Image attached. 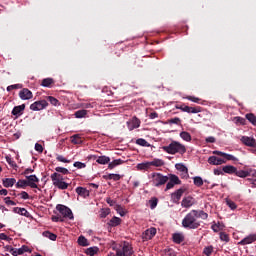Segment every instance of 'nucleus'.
I'll return each instance as SVG.
<instances>
[{"label": "nucleus", "instance_id": "nucleus-1", "mask_svg": "<svg viewBox=\"0 0 256 256\" xmlns=\"http://www.w3.org/2000/svg\"><path fill=\"white\" fill-rule=\"evenodd\" d=\"M197 219H209V214L203 210H191L182 220V227L184 229H199L201 227V221Z\"/></svg>", "mask_w": 256, "mask_h": 256}, {"label": "nucleus", "instance_id": "nucleus-2", "mask_svg": "<svg viewBox=\"0 0 256 256\" xmlns=\"http://www.w3.org/2000/svg\"><path fill=\"white\" fill-rule=\"evenodd\" d=\"M55 171L56 172H54L50 176L54 187L60 189V191H65V189H69V183L65 182V178H63V175H69V170L65 167H56ZM59 173H62V175Z\"/></svg>", "mask_w": 256, "mask_h": 256}, {"label": "nucleus", "instance_id": "nucleus-3", "mask_svg": "<svg viewBox=\"0 0 256 256\" xmlns=\"http://www.w3.org/2000/svg\"><path fill=\"white\" fill-rule=\"evenodd\" d=\"M162 150L168 153V155H177V153H179V155H185L187 153L185 145L175 140H172L169 145L163 146Z\"/></svg>", "mask_w": 256, "mask_h": 256}, {"label": "nucleus", "instance_id": "nucleus-4", "mask_svg": "<svg viewBox=\"0 0 256 256\" xmlns=\"http://www.w3.org/2000/svg\"><path fill=\"white\" fill-rule=\"evenodd\" d=\"M151 177H152L151 183L153 187H162V185H165V183L169 181V176H165L159 172L152 173Z\"/></svg>", "mask_w": 256, "mask_h": 256}, {"label": "nucleus", "instance_id": "nucleus-5", "mask_svg": "<svg viewBox=\"0 0 256 256\" xmlns=\"http://www.w3.org/2000/svg\"><path fill=\"white\" fill-rule=\"evenodd\" d=\"M133 253V246L129 242H123L122 248L116 250V256H131Z\"/></svg>", "mask_w": 256, "mask_h": 256}, {"label": "nucleus", "instance_id": "nucleus-6", "mask_svg": "<svg viewBox=\"0 0 256 256\" xmlns=\"http://www.w3.org/2000/svg\"><path fill=\"white\" fill-rule=\"evenodd\" d=\"M56 209L57 211H59V213H61L64 219H70V221H73L75 219V216H73V211H71L69 207L63 204H58L56 206Z\"/></svg>", "mask_w": 256, "mask_h": 256}, {"label": "nucleus", "instance_id": "nucleus-7", "mask_svg": "<svg viewBox=\"0 0 256 256\" xmlns=\"http://www.w3.org/2000/svg\"><path fill=\"white\" fill-rule=\"evenodd\" d=\"M168 180L169 182H167L166 184L165 191H169V189H173L175 185H181V179H179V176L175 174H168Z\"/></svg>", "mask_w": 256, "mask_h": 256}, {"label": "nucleus", "instance_id": "nucleus-8", "mask_svg": "<svg viewBox=\"0 0 256 256\" xmlns=\"http://www.w3.org/2000/svg\"><path fill=\"white\" fill-rule=\"evenodd\" d=\"M175 109H179L183 113H193V114L201 113V107L200 106L190 107V106H187L185 104H182V105H176Z\"/></svg>", "mask_w": 256, "mask_h": 256}, {"label": "nucleus", "instance_id": "nucleus-9", "mask_svg": "<svg viewBox=\"0 0 256 256\" xmlns=\"http://www.w3.org/2000/svg\"><path fill=\"white\" fill-rule=\"evenodd\" d=\"M49 106V103L47 100H39L35 101L30 105L31 111H43V109H46Z\"/></svg>", "mask_w": 256, "mask_h": 256}, {"label": "nucleus", "instance_id": "nucleus-10", "mask_svg": "<svg viewBox=\"0 0 256 256\" xmlns=\"http://www.w3.org/2000/svg\"><path fill=\"white\" fill-rule=\"evenodd\" d=\"M26 179L28 187H30L31 189H38V191H41V189H39V186L37 185V183H39V178L37 177V175L32 174L26 176Z\"/></svg>", "mask_w": 256, "mask_h": 256}, {"label": "nucleus", "instance_id": "nucleus-11", "mask_svg": "<svg viewBox=\"0 0 256 256\" xmlns=\"http://www.w3.org/2000/svg\"><path fill=\"white\" fill-rule=\"evenodd\" d=\"M185 191L186 190L184 188H179L175 192L171 193L170 197L172 203L179 205V201H181V197H183V193H185Z\"/></svg>", "mask_w": 256, "mask_h": 256}, {"label": "nucleus", "instance_id": "nucleus-12", "mask_svg": "<svg viewBox=\"0 0 256 256\" xmlns=\"http://www.w3.org/2000/svg\"><path fill=\"white\" fill-rule=\"evenodd\" d=\"M155 235H157V228L151 227L143 232L142 239L144 241H150Z\"/></svg>", "mask_w": 256, "mask_h": 256}, {"label": "nucleus", "instance_id": "nucleus-13", "mask_svg": "<svg viewBox=\"0 0 256 256\" xmlns=\"http://www.w3.org/2000/svg\"><path fill=\"white\" fill-rule=\"evenodd\" d=\"M19 97L22 99V101H29L33 97V92L29 90L28 88H23L19 92Z\"/></svg>", "mask_w": 256, "mask_h": 256}, {"label": "nucleus", "instance_id": "nucleus-14", "mask_svg": "<svg viewBox=\"0 0 256 256\" xmlns=\"http://www.w3.org/2000/svg\"><path fill=\"white\" fill-rule=\"evenodd\" d=\"M195 205V199L191 196L184 197L181 202V207L184 209H189V207H193Z\"/></svg>", "mask_w": 256, "mask_h": 256}, {"label": "nucleus", "instance_id": "nucleus-15", "mask_svg": "<svg viewBox=\"0 0 256 256\" xmlns=\"http://www.w3.org/2000/svg\"><path fill=\"white\" fill-rule=\"evenodd\" d=\"M241 143L245 145L246 147H253L255 146L256 140L253 137L249 136H242L240 139Z\"/></svg>", "mask_w": 256, "mask_h": 256}, {"label": "nucleus", "instance_id": "nucleus-16", "mask_svg": "<svg viewBox=\"0 0 256 256\" xmlns=\"http://www.w3.org/2000/svg\"><path fill=\"white\" fill-rule=\"evenodd\" d=\"M209 165H223L224 163H227V161L223 158H219L217 156H210L208 158Z\"/></svg>", "mask_w": 256, "mask_h": 256}, {"label": "nucleus", "instance_id": "nucleus-17", "mask_svg": "<svg viewBox=\"0 0 256 256\" xmlns=\"http://www.w3.org/2000/svg\"><path fill=\"white\" fill-rule=\"evenodd\" d=\"M127 127L129 131L139 129V127H141V120H139L138 118H133L130 122H127Z\"/></svg>", "mask_w": 256, "mask_h": 256}, {"label": "nucleus", "instance_id": "nucleus-18", "mask_svg": "<svg viewBox=\"0 0 256 256\" xmlns=\"http://www.w3.org/2000/svg\"><path fill=\"white\" fill-rule=\"evenodd\" d=\"M255 241H256V234H249L239 242V245H251V243H255Z\"/></svg>", "mask_w": 256, "mask_h": 256}, {"label": "nucleus", "instance_id": "nucleus-19", "mask_svg": "<svg viewBox=\"0 0 256 256\" xmlns=\"http://www.w3.org/2000/svg\"><path fill=\"white\" fill-rule=\"evenodd\" d=\"M92 157H93V159H96V163H98L99 165H107L111 161V158H109V156H98L97 157V155H93Z\"/></svg>", "mask_w": 256, "mask_h": 256}, {"label": "nucleus", "instance_id": "nucleus-20", "mask_svg": "<svg viewBox=\"0 0 256 256\" xmlns=\"http://www.w3.org/2000/svg\"><path fill=\"white\" fill-rule=\"evenodd\" d=\"M23 111H25V104L19 105V106H15L11 112L12 115H14V117H21V115H23Z\"/></svg>", "mask_w": 256, "mask_h": 256}, {"label": "nucleus", "instance_id": "nucleus-21", "mask_svg": "<svg viewBox=\"0 0 256 256\" xmlns=\"http://www.w3.org/2000/svg\"><path fill=\"white\" fill-rule=\"evenodd\" d=\"M251 169L248 170H237L236 168V172L234 175H236V177H240L241 179H245L246 177H251Z\"/></svg>", "mask_w": 256, "mask_h": 256}, {"label": "nucleus", "instance_id": "nucleus-22", "mask_svg": "<svg viewBox=\"0 0 256 256\" xmlns=\"http://www.w3.org/2000/svg\"><path fill=\"white\" fill-rule=\"evenodd\" d=\"M172 240L173 243H176V245H181V243L185 241V236L183 235V233H174L172 235Z\"/></svg>", "mask_w": 256, "mask_h": 256}, {"label": "nucleus", "instance_id": "nucleus-23", "mask_svg": "<svg viewBox=\"0 0 256 256\" xmlns=\"http://www.w3.org/2000/svg\"><path fill=\"white\" fill-rule=\"evenodd\" d=\"M76 193L80 197H83V199H87V197H89V195H90L89 190H87V188H84V187H81V186L76 188Z\"/></svg>", "mask_w": 256, "mask_h": 256}, {"label": "nucleus", "instance_id": "nucleus-24", "mask_svg": "<svg viewBox=\"0 0 256 256\" xmlns=\"http://www.w3.org/2000/svg\"><path fill=\"white\" fill-rule=\"evenodd\" d=\"M12 211L17 215H22V217H30L31 215L27 209L21 207H14Z\"/></svg>", "mask_w": 256, "mask_h": 256}, {"label": "nucleus", "instance_id": "nucleus-25", "mask_svg": "<svg viewBox=\"0 0 256 256\" xmlns=\"http://www.w3.org/2000/svg\"><path fill=\"white\" fill-rule=\"evenodd\" d=\"M222 171L228 175H235V173H237V167L233 165H226L222 167Z\"/></svg>", "mask_w": 256, "mask_h": 256}, {"label": "nucleus", "instance_id": "nucleus-26", "mask_svg": "<svg viewBox=\"0 0 256 256\" xmlns=\"http://www.w3.org/2000/svg\"><path fill=\"white\" fill-rule=\"evenodd\" d=\"M17 183V180L15 178H5L2 181L3 187H6L7 189L9 187H13Z\"/></svg>", "mask_w": 256, "mask_h": 256}, {"label": "nucleus", "instance_id": "nucleus-27", "mask_svg": "<svg viewBox=\"0 0 256 256\" xmlns=\"http://www.w3.org/2000/svg\"><path fill=\"white\" fill-rule=\"evenodd\" d=\"M136 167L138 171H149V169H151V162H142L137 164Z\"/></svg>", "mask_w": 256, "mask_h": 256}, {"label": "nucleus", "instance_id": "nucleus-28", "mask_svg": "<svg viewBox=\"0 0 256 256\" xmlns=\"http://www.w3.org/2000/svg\"><path fill=\"white\" fill-rule=\"evenodd\" d=\"M165 165V161L163 159L154 158L152 161H150L151 167H163Z\"/></svg>", "mask_w": 256, "mask_h": 256}, {"label": "nucleus", "instance_id": "nucleus-29", "mask_svg": "<svg viewBox=\"0 0 256 256\" xmlns=\"http://www.w3.org/2000/svg\"><path fill=\"white\" fill-rule=\"evenodd\" d=\"M108 225L110 227H119V225H121V218L117 216L112 217V219H110V221L108 222Z\"/></svg>", "mask_w": 256, "mask_h": 256}, {"label": "nucleus", "instance_id": "nucleus-30", "mask_svg": "<svg viewBox=\"0 0 256 256\" xmlns=\"http://www.w3.org/2000/svg\"><path fill=\"white\" fill-rule=\"evenodd\" d=\"M125 161L122 159H115L112 162H109L108 169H115V167H118V165H123Z\"/></svg>", "mask_w": 256, "mask_h": 256}, {"label": "nucleus", "instance_id": "nucleus-31", "mask_svg": "<svg viewBox=\"0 0 256 256\" xmlns=\"http://www.w3.org/2000/svg\"><path fill=\"white\" fill-rule=\"evenodd\" d=\"M71 143H73V145H82L83 140H81V135L74 134L73 136H71Z\"/></svg>", "mask_w": 256, "mask_h": 256}, {"label": "nucleus", "instance_id": "nucleus-32", "mask_svg": "<svg viewBox=\"0 0 256 256\" xmlns=\"http://www.w3.org/2000/svg\"><path fill=\"white\" fill-rule=\"evenodd\" d=\"M42 235L46 237V239H50V241H57V235L49 230L44 231Z\"/></svg>", "mask_w": 256, "mask_h": 256}, {"label": "nucleus", "instance_id": "nucleus-33", "mask_svg": "<svg viewBox=\"0 0 256 256\" xmlns=\"http://www.w3.org/2000/svg\"><path fill=\"white\" fill-rule=\"evenodd\" d=\"M86 255L95 256L99 253V248L97 246L89 247L85 251Z\"/></svg>", "mask_w": 256, "mask_h": 256}, {"label": "nucleus", "instance_id": "nucleus-34", "mask_svg": "<svg viewBox=\"0 0 256 256\" xmlns=\"http://www.w3.org/2000/svg\"><path fill=\"white\" fill-rule=\"evenodd\" d=\"M16 189H25V187H29V184L27 183V180L20 179L15 184Z\"/></svg>", "mask_w": 256, "mask_h": 256}, {"label": "nucleus", "instance_id": "nucleus-35", "mask_svg": "<svg viewBox=\"0 0 256 256\" xmlns=\"http://www.w3.org/2000/svg\"><path fill=\"white\" fill-rule=\"evenodd\" d=\"M78 245H80V247H89V240H87L85 236H80L78 238Z\"/></svg>", "mask_w": 256, "mask_h": 256}, {"label": "nucleus", "instance_id": "nucleus-36", "mask_svg": "<svg viewBox=\"0 0 256 256\" xmlns=\"http://www.w3.org/2000/svg\"><path fill=\"white\" fill-rule=\"evenodd\" d=\"M74 117H76V119H83L84 117H87V110H77L74 114Z\"/></svg>", "mask_w": 256, "mask_h": 256}, {"label": "nucleus", "instance_id": "nucleus-37", "mask_svg": "<svg viewBox=\"0 0 256 256\" xmlns=\"http://www.w3.org/2000/svg\"><path fill=\"white\" fill-rule=\"evenodd\" d=\"M193 183L196 187H203V178L201 176H194Z\"/></svg>", "mask_w": 256, "mask_h": 256}, {"label": "nucleus", "instance_id": "nucleus-38", "mask_svg": "<svg viewBox=\"0 0 256 256\" xmlns=\"http://www.w3.org/2000/svg\"><path fill=\"white\" fill-rule=\"evenodd\" d=\"M82 108L83 109H95V108H97V102L92 101V102L82 103Z\"/></svg>", "mask_w": 256, "mask_h": 256}, {"label": "nucleus", "instance_id": "nucleus-39", "mask_svg": "<svg viewBox=\"0 0 256 256\" xmlns=\"http://www.w3.org/2000/svg\"><path fill=\"white\" fill-rule=\"evenodd\" d=\"M180 137L183 139V141H186L187 143L191 142V134L187 131L180 132Z\"/></svg>", "mask_w": 256, "mask_h": 256}, {"label": "nucleus", "instance_id": "nucleus-40", "mask_svg": "<svg viewBox=\"0 0 256 256\" xmlns=\"http://www.w3.org/2000/svg\"><path fill=\"white\" fill-rule=\"evenodd\" d=\"M136 145H139L140 147H151V144H149V142L144 138H138L136 140Z\"/></svg>", "mask_w": 256, "mask_h": 256}, {"label": "nucleus", "instance_id": "nucleus-41", "mask_svg": "<svg viewBox=\"0 0 256 256\" xmlns=\"http://www.w3.org/2000/svg\"><path fill=\"white\" fill-rule=\"evenodd\" d=\"M246 119L251 123V125H254L256 127V116L253 113H248L246 114Z\"/></svg>", "mask_w": 256, "mask_h": 256}, {"label": "nucleus", "instance_id": "nucleus-42", "mask_svg": "<svg viewBox=\"0 0 256 256\" xmlns=\"http://www.w3.org/2000/svg\"><path fill=\"white\" fill-rule=\"evenodd\" d=\"M219 239H220V241H223L224 243H229V241H231V238H229V234H227L225 232L219 233Z\"/></svg>", "mask_w": 256, "mask_h": 256}, {"label": "nucleus", "instance_id": "nucleus-43", "mask_svg": "<svg viewBox=\"0 0 256 256\" xmlns=\"http://www.w3.org/2000/svg\"><path fill=\"white\" fill-rule=\"evenodd\" d=\"M225 201L226 205L229 207V209H231V211H235V209H237V204L233 200L226 198Z\"/></svg>", "mask_w": 256, "mask_h": 256}, {"label": "nucleus", "instance_id": "nucleus-44", "mask_svg": "<svg viewBox=\"0 0 256 256\" xmlns=\"http://www.w3.org/2000/svg\"><path fill=\"white\" fill-rule=\"evenodd\" d=\"M115 211L117 213H119L120 217H125V215H127V212L125 211V209L123 208V206L121 205H116V208H114Z\"/></svg>", "mask_w": 256, "mask_h": 256}, {"label": "nucleus", "instance_id": "nucleus-45", "mask_svg": "<svg viewBox=\"0 0 256 256\" xmlns=\"http://www.w3.org/2000/svg\"><path fill=\"white\" fill-rule=\"evenodd\" d=\"M47 101H49V103L54 107H59L60 105L59 100L53 96H48Z\"/></svg>", "mask_w": 256, "mask_h": 256}, {"label": "nucleus", "instance_id": "nucleus-46", "mask_svg": "<svg viewBox=\"0 0 256 256\" xmlns=\"http://www.w3.org/2000/svg\"><path fill=\"white\" fill-rule=\"evenodd\" d=\"M51 85H53V78H45L42 80V87H51Z\"/></svg>", "mask_w": 256, "mask_h": 256}, {"label": "nucleus", "instance_id": "nucleus-47", "mask_svg": "<svg viewBox=\"0 0 256 256\" xmlns=\"http://www.w3.org/2000/svg\"><path fill=\"white\" fill-rule=\"evenodd\" d=\"M6 162L8 163V165H10V167H12V169H17V163L14 162L13 158H11V156H6L5 157Z\"/></svg>", "mask_w": 256, "mask_h": 256}, {"label": "nucleus", "instance_id": "nucleus-48", "mask_svg": "<svg viewBox=\"0 0 256 256\" xmlns=\"http://www.w3.org/2000/svg\"><path fill=\"white\" fill-rule=\"evenodd\" d=\"M18 252L20 255H23L24 253H31V249L27 245H22L20 248H18Z\"/></svg>", "mask_w": 256, "mask_h": 256}, {"label": "nucleus", "instance_id": "nucleus-49", "mask_svg": "<svg viewBox=\"0 0 256 256\" xmlns=\"http://www.w3.org/2000/svg\"><path fill=\"white\" fill-rule=\"evenodd\" d=\"M159 203V199L156 197L149 200L150 209H155L157 207V204Z\"/></svg>", "mask_w": 256, "mask_h": 256}, {"label": "nucleus", "instance_id": "nucleus-50", "mask_svg": "<svg viewBox=\"0 0 256 256\" xmlns=\"http://www.w3.org/2000/svg\"><path fill=\"white\" fill-rule=\"evenodd\" d=\"M175 168L177 169V171H180V173H183V171H186L187 166H185V164L183 163H177L175 164Z\"/></svg>", "mask_w": 256, "mask_h": 256}, {"label": "nucleus", "instance_id": "nucleus-51", "mask_svg": "<svg viewBox=\"0 0 256 256\" xmlns=\"http://www.w3.org/2000/svg\"><path fill=\"white\" fill-rule=\"evenodd\" d=\"M222 159H224V161H237V157L227 153H224V157Z\"/></svg>", "mask_w": 256, "mask_h": 256}, {"label": "nucleus", "instance_id": "nucleus-52", "mask_svg": "<svg viewBox=\"0 0 256 256\" xmlns=\"http://www.w3.org/2000/svg\"><path fill=\"white\" fill-rule=\"evenodd\" d=\"M203 254L206 256H211L213 254V246H207L203 250Z\"/></svg>", "mask_w": 256, "mask_h": 256}, {"label": "nucleus", "instance_id": "nucleus-53", "mask_svg": "<svg viewBox=\"0 0 256 256\" xmlns=\"http://www.w3.org/2000/svg\"><path fill=\"white\" fill-rule=\"evenodd\" d=\"M23 88V85L21 84H13V85H10L6 88V91L8 92H11L13 91V89H22Z\"/></svg>", "mask_w": 256, "mask_h": 256}, {"label": "nucleus", "instance_id": "nucleus-54", "mask_svg": "<svg viewBox=\"0 0 256 256\" xmlns=\"http://www.w3.org/2000/svg\"><path fill=\"white\" fill-rule=\"evenodd\" d=\"M108 179L112 181H120L121 175L120 174H109Z\"/></svg>", "mask_w": 256, "mask_h": 256}, {"label": "nucleus", "instance_id": "nucleus-55", "mask_svg": "<svg viewBox=\"0 0 256 256\" xmlns=\"http://www.w3.org/2000/svg\"><path fill=\"white\" fill-rule=\"evenodd\" d=\"M109 213H111V210L109 208L102 209L100 212L101 219H105L107 215H109Z\"/></svg>", "mask_w": 256, "mask_h": 256}, {"label": "nucleus", "instance_id": "nucleus-56", "mask_svg": "<svg viewBox=\"0 0 256 256\" xmlns=\"http://www.w3.org/2000/svg\"><path fill=\"white\" fill-rule=\"evenodd\" d=\"M106 203H108V205L110 207H114V209H116L117 205H119V204H117V201H115V200H113V199H111L109 197L106 198Z\"/></svg>", "mask_w": 256, "mask_h": 256}, {"label": "nucleus", "instance_id": "nucleus-57", "mask_svg": "<svg viewBox=\"0 0 256 256\" xmlns=\"http://www.w3.org/2000/svg\"><path fill=\"white\" fill-rule=\"evenodd\" d=\"M168 123L170 125H179L181 123V118H179V117L172 118V119L168 120Z\"/></svg>", "mask_w": 256, "mask_h": 256}, {"label": "nucleus", "instance_id": "nucleus-58", "mask_svg": "<svg viewBox=\"0 0 256 256\" xmlns=\"http://www.w3.org/2000/svg\"><path fill=\"white\" fill-rule=\"evenodd\" d=\"M164 256H177V255L175 254V250L171 248H166L164 250Z\"/></svg>", "mask_w": 256, "mask_h": 256}, {"label": "nucleus", "instance_id": "nucleus-59", "mask_svg": "<svg viewBox=\"0 0 256 256\" xmlns=\"http://www.w3.org/2000/svg\"><path fill=\"white\" fill-rule=\"evenodd\" d=\"M73 166L76 167V169H85V167H87V164L76 161L74 162Z\"/></svg>", "mask_w": 256, "mask_h": 256}, {"label": "nucleus", "instance_id": "nucleus-60", "mask_svg": "<svg viewBox=\"0 0 256 256\" xmlns=\"http://www.w3.org/2000/svg\"><path fill=\"white\" fill-rule=\"evenodd\" d=\"M212 231H214V233H219L220 229H221V223H215L212 224L211 226Z\"/></svg>", "mask_w": 256, "mask_h": 256}, {"label": "nucleus", "instance_id": "nucleus-61", "mask_svg": "<svg viewBox=\"0 0 256 256\" xmlns=\"http://www.w3.org/2000/svg\"><path fill=\"white\" fill-rule=\"evenodd\" d=\"M185 99H187V101H191L192 103H199L201 101V99L195 96H186Z\"/></svg>", "mask_w": 256, "mask_h": 256}, {"label": "nucleus", "instance_id": "nucleus-62", "mask_svg": "<svg viewBox=\"0 0 256 256\" xmlns=\"http://www.w3.org/2000/svg\"><path fill=\"white\" fill-rule=\"evenodd\" d=\"M52 221L54 223H63V221H65V219H63V217H61L60 215H56V216H52Z\"/></svg>", "mask_w": 256, "mask_h": 256}, {"label": "nucleus", "instance_id": "nucleus-63", "mask_svg": "<svg viewBox=\"0 0 256 256\" xmlns=\"http://www.w3.org/2000/svg\"><path fill=\"white\" fill-rule=\"evenodd\" d=\"M56 160L59 161L60 163H70V161L63 155H58L56 157Z\"/></svg>", "mask_w": 256, "mask_h": 256}, {"label": "nucleus", "instance_id": "nucleus-64", "mask_svg": "<svg viewBox=\"0 0 256 256\" xmlns=\"http://www.w3.org/2000/svg\"><path fill=\"white\" fill-rule=\"evenodd\" d=\"M181 179H187L189 177V169L187 168L183 172L180 173Z\"/></svg>", "mask_w": 256, "mask_h": 256}]
</instances>
